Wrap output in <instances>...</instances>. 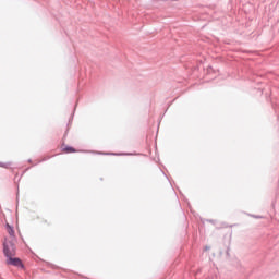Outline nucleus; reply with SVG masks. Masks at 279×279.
Wrapping results in <instances>:
<instances>
[{"mask_svg": "<svg viewBox=\"0 0 279 279\" xmlns=\"http://www.w3.org/2000/svg\"><path fill=\"white\" fill-rule=\"evenodd\" d=\"M3 252L7 258L12 257L16 254V246H14V238H11V240H5Z\"/></svg>", "mask_w": 279, "mask_h": 279, "instance_id": "nucleus-1", "label": "nucleus"}, {"mask_svg": "<svg viewBox=\"0 0 279 279\" xmlns=\"http://www.w3.org/2000/svg\"><path fill=\"white\" fill-rule=\"evenodd\" d=\"M8 265H13L14 267H21L22 263L20 258L9 257L7 260Z\"/></svg>", "mask_w": 279, "mask_h": 279, "instance_id": "nucleus-2", "label": "nucleus"}, {"mask_svg": "<svg viewBox=\"0 0 279 279\" xmlns=\"http://www.w3.org/2000/svg\"><path fill=\"white\" fill-rule=\"evenodd\" d=\"M64 154H75V148L73 147H65L63 148Z\"/></svg>", "mask_w": 279, "mask_h": 279, "instance_id": "nucleus-3", "label": "nucleus"}, {"mask_svg": "<svg viewBox=\"0 0 279 279\" xmlns=\"http://www.w3.org/2000/svg\"><path fill=\"white\" fill-rule=\"evenodd\" d=\"M10 235L13 236L14 230L9 231Z\"/></svg>", "mask_w": 279, "mask_h": 279, "instance_id": "nucleus-4", "label": "nucleus"}, {"mask_svg": "<svg viewBox=\"0 0 279 279\" xmlns=\"http://www.w3.org/2000/svg\"><path fill=\"white\" fill-rule=\"evenodd\" d=\"M256 219H263V216H254Z\"/></svg>", "mask_w": 279, "mask_h": 279, "instance_id": "nucleus-5", "label": "nucleus"}]
</instances>
